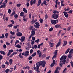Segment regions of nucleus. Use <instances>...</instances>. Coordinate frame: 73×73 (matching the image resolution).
Listing matches in <instances>:
<instances>
[{
  "label": "nucleus",
  "instance_id": "45",
  "mask_svg": "<svg viewBox=\"0 0 73 73\" xmlns=\"http://www.w3.org/2000/svg\"><path fill=\"white\" fill-rule=\"evenodd\" d=\"M33 26H31L30 27L29 29L30 30H32V29H33Z\"/></svg>",
  "mask_w": 73,
  "mask_h": 73
},
{
  "label": "nucleus",
  "instance_id": "5",
  "mask_svg": "<svg viewBox=\"0 0 73 73\" xmlns=\"http://www.w3.org/2000/svg\"><path fill=\"white\" fill-rule=\"evenodd\" d=\"M35 25H34V26L36 28H39V27L40 26V25L39 23H38V22H35Z\"/></svg>",
  "mask_w": 73,
  "mask_h": 73
},
{
  "label": "nucleus",
  "instance_id": "19",
  "mask_svg": "<svg viewBox=\"0 0 73 73\" xmlns=\"http://www.w3.org/2000/svg\"><path fill=\"white\" fill-rule=\"evenodd\" d=\"M73 56V54H69V55L68 56V58L71 59L72 56Z\"/></svg>",
  "mask_w": 73,
  "mask_h": 73
},
{
  "label": "nucleus",
  "instance_id": "21",
  "mask_svg": "<svg viewBox=\"0 0 73 73\" xmlns=\"http://www.w3.org/2000/svg\"><path fill=\"white\" fill-rule=\"evenodd\" d=\"M5 4H3V5L1 6V7H0V8H5L6 7V5Z\"/></svg>",
  "mask_w": 73,
  "mask_h": 73
},
{
  "label": "nucleus",
  "instance_id": "59",
  "mask_svg": "<svg viewBox=\"0 0 73 73\" xmlns=\"http://www.w3.org/2000/svg\"><path fill=\"white\" fill-rule=\"evenodd\" d=\"M32 39L34 41H35V37L34 36L32 37Z\"/></svg>",
  "mask_w": 73,
  "mask_h": 73
},
{
  "label": "nucleus",
  "instance_id": "46",
  "mask_svg": "<svg viewBox=\"0 0 73 73\" xmlns=\"http://www.w3.org/2000/svg\"><path fill=\"white\" fill-rule=\"evenodd\" d=\"M35 22L34 21V19H33L31 21V23L32 24H34L35 23Z\"/></svg>",
  "mask_w": 73,
  "mask_h": 73
},
{
  "label": "nucleus",
  "instance_id": "47",
  "mask_svg": "<svg viewBox=\"0 0 73 73\" xmlns=\"http://www.w3.org/2000/svg\"><path fill=\"white\" fill-rule=\"evenodd\" d=\"M13 52V50L12 49H11V50H9V52L10 53L12 52Z\"/></svg>",
  "mask_w": 73,
  "mask_h": 73
},
{
  "label": "nucleus",
  "instance_id": "33",
  "mask_svg": "<svg viewBox=\"0 0 73 73\" xmlns=\"http://www.w3.org/2000/svg\"><path fill=\"white\" fill-rule=\"evenodd\" d=\"M2 36H0V38H3L5 37V36L4 34H2Z\"/></svg>",
  "mask_w": 73,
  "mask_h": 73
},
{
  "label": "nucleus",
  "instance_id": "50",
  "mask_svg": "<svg viewBox=\"0 0 73 73\" xmlns=\"http://www.w3.org/2000/svg\"><path fill=\"white\" fill-rule=\"evenodd\" d=\"M71 28V27L70 26L68 28V29L67 30L68 31H69L70 30Z\"/></svg>",
  "mask_w": 73,
  "mask_h": 73
},
{
  "label": "nucleus",
  "instance_id": "36",
  "mask_svg": "<svg viewBox=\"0 0 73 73\" xmlns=\"http://www.w3.org/2000/svg\"><path fill=\"white\" fill-rule=\"evenodd\" d=\"M43 3L45 5H47V4H46L47 2L45 0H44V1Z\"/></svg>",
  "mask_w": 73,
  "mask_h": 73
},
{
  "label": "nucleus",
  "instance_id": "12",
  "mask_svg": "<svg viewBox=\"0 0 73 73\" xmlns=\"http://www.w3.org/2000/svg\"><path fill=\"white\" fill-rule=\"evenodd\" d=\"M63 13L64 14V15L65 17L66 18H68V15L67 14V12H63Z\"/></svg>",
  "mask_w": 73,
  "mask_h": 73
},
{
  "label": "nucleus",
  "instance_id": "16",
  "mask_svg": "<svg viewBox=\"0 0 73 73\" xmlns=\"http://www.w3.org/2000/svg\"><path fill=\"white\" fill-rule=\"evenodd\" d=\"M23 69H27L29 70L30 69V67L28 66H24V67L23 68Z\"/></svg>",
  "mask_w": 73,
  "mask_h": 73
},
{
  "label": "nucleus",
  "instance_id": "22",
  "mask_svg": "<svg viewBox=\"0 0 73 73\" xmlns=\"http://www.w3.org/2000/svg\"><path fill=\"white\" fill-rule=\"evenodd\" d=\"M23 20L25 22H26L28 19L27 18H25V16H23Z\"/></svg>",
  "mask_w": 73,
  "mask_h": 73
},
{
  "label": "nucleus",
  "instance_id": "58",
  "mask_svg": "<svg viewBox=\"0 0 73 73\" xmlns=\"http://www.w3.org/2000/svg\"><path fill=\"white\" fill-rule=\"evenodd\" d=\"M17 52H13L12 54H14V55H16L17 54Z\"/></svg>",
  "mask_w": 73,
  "mask_h": 73
},
{
  "label": "nucleus",
  "instance_id": "41",
  "mask_svg": "<svg viewBox=\"0 0 73 73\" xmlns=\"http://www.w3.org/2000/svg\"><path fill=\"white\" fill-rule=\"evenodd\" d=\"M53 29L52 27H51L50 29H49V31H50V32L51 31H52Z\"/></svg>",
  "mask_w": 73,
  "mask_h": 73
},
{
  "label": "nucleus",
  "instance_id": "57",
  "mask_svg": "<svg viewBox=\"0 0 73 73\" xmlns=\"http://www.w3.org/2000/svg\"><path fill=\"white\" fill-rule=\"evenodd\" d=\"M47 50V48H45L43 50V52H46V50Z\"/></svg>",
  "mask_w": 73,
  "mask_h": 73
},
{
  "label": "nucleus",
  "instance_id": "13",
  "mask_svg": "<svg viewBox=\"0 0 73 73\" xmlns=\"http://www.w3.org/2000/svg\"><path fill=\"white\" fill-rule=\"evenodd\" d=\"M54 27L55 28H61V25L60 24H57L56 25H55Z\"/></svg>",
  "mask_w": 73,
  "mask_h": 73
},
{
  "label": "nucleus",
  "instance_id": "27",
  "mask_svg": "<svg viewBox=\"0 0 73 73\" xmlns=\"http://www.w3.org/2000/svg\"><path fill=\"white\" fill-rule=\"evenodd\" d=\"M70 50V48H68L65 52V54H67V53H68L69 52V51Z\"/></svg>",
  "mask_w": 73,
  "mask_h": 73
},
{
  "label": "nucleus",
  "instance_id": "51",
  "mask_svg": "<svg viewBox=\"0 0 73 73\" xmlns=\"http://www.w3.org/2000/svg\"><path fill=\"white\" fill-rule=\"evenodd\" d=\"M17 64H16V65L14 66V70H15L16 69V66H17Z\"/></svg>",
  "mask_w": 73,
  "mask_h": 73
},
{
  "label": "nucleus",
  "instance_id": "30",
  "mask_svg": "<svg viewBox=\"0 0 73 73\" xmlns=\"http://www.w3.org/2000/svg\"><path fill=\"white\" fill-rule=\"evenodd\" d=\"M8 0H5L4 2L3 3V4H6L7 3Z\"/></svg>",
  "mask_w": 73,
  "mask_h": 73
},
{
  "label": "nucleus",
  "instance_id": "11",
  "mask_svg": "<svg viewBox=\"0 0 73 73\" xmlns=\"http://www.w3.org/2000/svg\"><path fill=\"white\" fill-rule=\"evenodd\" d=\"M58 0H56L55 1V7L56 8H57V5H59L60 4V2H58Z\"/></svg>",
  "mask_w": 73,
  "mask_h": 73
},
{
  "label": "nucleus",
  "instance_id": "14",
  "mask_svg": "<svg viewBox=\"0 0 73 73\" xmlns=\"http://www.w3.org/2000/svg\"><path fill=\"white\" fill-rule=\"evenodd\" d=\"M16 35L17 36H22V33L20 32L17 33Z\"/></svg>",
  "mask_w": 73,
  "mask_h": 73
},
{
  "label": "nucleus",
  "instance_id": "2",
  "mask_svg": "<svg viewBox=\"0 0 73 73\" xmlns=\"http://www.w3.org/2000/svg\"><path fill=\"white\" fill-rule=\"evenodd\" d=\"M66 58L67 56H65L64 55H63L61 57L60 59V63H59L60 66L62 67V65L63 64H64L65 62H66V60H65V59H66Z\"/></svg>",
  "mask_w": 73,
  "mask_h": 73
},
{
  "label": "nucleus",
  "instance_id": "20",
  "mask_svg": "<svg viewBox=\"0 0 73 73\" xmlns=\"http://www.w3.org/2000/svg\"><path fill=\"white\" fill-rule=\"evenodd\" d=\"M24 12H21V13H20V16L24 17Z\"/></svg>",
  "mask_w": 73,
  "mask_h": 73
},
{
  "label": "nucleus",
  "instance_id": "61",
  "mask_svg": "<svg viewBox=\"0 0 73 73\" xmlns=\"http://www.w3.org/2000/svg\"><path fill=\"white\" fill-rule=\"evenodd\" d=\"M33 49H31L30 51V54H32L33 52Z\"/></svg>",
  "mask_w": 73,
  "mask_h": 73
},
{
  "label": "nucleus",
  "instance_id": "38",
  "mask_svg": "<svg viewBox=\"0 0 73 73\" xmlns=\"http://www.w3.org/2000/svg\"><path fill=\"white\" fill-rule=\"evenodd\" d=\"M67 70V68L66 67L63 70V72H62V73H64L65 72H66Z\"/></svg>",
  "mask_w": 73,
  "mask_h": 73
},
{
  "label": "nucleus",
  "instance_id": "24",
  "mask_svg": "<svg viewBox=\"0 0 73 73\" xmlns=\"http://www.w3.org/2000/svg\"><path fill=\"white\" fill-rule=\"evenodd\" d=\"M23 11L26 13H27V10L26 9L24 8H23Z\"/></svg>",
  "mask_w": 73,
  "mask_h": 73
},
{
  "label": "nucleus",
  "instance_id": "29",
  "mask_svg": "<svg viewBox=\"0 0 73 73\" xmlns=\"http://www.w3.org/2000/svg\"><path fill=\"white\" fill-rule=\"evenodd\" d=\"M16 47L18 48H21V46L19 44H17L16 46Z\"/></svg>",
  "mask_w": 73,
  "mask_h": 73
},
{
  "label": "nucleus",
  "instance_id": "17",
  "mask_svg": "<svg viewBox=\"0 0 73 73\" xmlns=\"http://www.w3.org/2000/svg\"><path fill=\"white\" fill-rule=\"evenodd\" d=\"M67 43V41L66 40H65L64 41V42L63 43V44L62 45V46H65L66 45Z\"/></svg>",
  "mask_w": 73,
  "mask_h": 73
},
{
  "label": "nucleus",
  "instance_id": "63",
  "mask_svg": "<svg viewBox=\"0 0 73 73\" xmlns=\"http://www.w3.org/2000/svg\"><path fill=\"white\" fill-rule=\"evenodd\" d=\"M5 19H5V20L7 22L8 21V18L7 17H6Z\"/></svg>",
  "mask_w": 73,
  "mask_h": 73
},
{
  "label": "nucleus",
  "instance_id": "26",
  "mask_svg": "<svg viewBox=\"0 0 73 73\" xmlns=\"http://www.w3.org/2000/svg\"><path fill=\"white\" fill-rule=\"evenodd\" d=\"M0 52L1 53V54H3V55H5V53L3 51L1 50Z\"/></svg>",
  "mask_w": 73,
  "mask_h": 73
},
{
  "label": "nucleus",
  "instance_id": "53",
  "mask_svg": "<svg viewBox=\"0 0 73 73\" xmlns=\"http://www.w3.org/2000/svg\"><path fill=\"white\" fill-rule=\"evenodd\" d=\"M9 69H7V70H6L5 71V72H6V73H8V72H9Z\"/></svg>",
  "mask_w": 73,
  "mask_h": 73
},
{
  "label": "nucleus",
  "instance_id": "3",
  "mask_svg": "<svg viewBox=\"0 0 73 73\" xmlns=\"http://www.w3.org/2000/svg\"><path fill=\"white\" fill-rule=\"evenodd\" d=\"M58 22V20H53L52 19L51 20V24L52 25H55Z\"/></svg>",
  "mask_w": 73,
  "mask_h": 73
},
{
  "label": "nucleus",
  "instance_id": "55",
  "mask_svg": "<svg viewBox=\"0 0 73 73\" xmlns=\"http://www.w3.org/2000/svg\"><path fill=\"white\" fill-rule=\"evenodd\" d=\"M17 7H20L21 6V4H18L17 5Z\"/></svg>",
  "mask_w": 73,
  "mask_h": 73
},
{
  "label": "nucleus",
  "instance_id": "54",
  "mask_svg": "<svg viewBox=\"0 0 73 73\" xmlns=\"http://www.w3.org/2000/svg\"><path fill=\"white\" fill-rule=\"evenodd\" d=\"M54 73H59V71L58 70H55Z\"/></svg>",
  "mask_w": 73,
  "mask_h": 73
},
{
  "label": "nucleus",
  "instance_id": "6",
  "mask_svg": "<svg viewBox=\"0 0 73 73\" xmlns=\"http://www.w3.org/2000/svg\"><path fill=\"white\" fill-rule=\"evenodd\" d=\"M52 18L54 19H56L59 16L58 14H54L52 15Z\"/></svg>",
  "mask_w": 73,
  "mask_h": 73
},
{
  "label": "nucleus",
  "instance_id": "39",
  "mask_svg": "<svg viewBox=\"0 0 73 73\" xmlns=\"http://www.w3.org/2000/svg\"><path fill=\"white\" fill-rule=\"evenodd\" d=\"M9 34L8 33H6L5 34V38H8V36Z\"/></svg>",
  "mask_w": 73,
  "mask_h": 73
},
{
  "label": "nucleus",
  "instance_id": "56",
  "mask_svg": "<svg viewBox=\"0 0 73 73\" xmlns=\"http://www.w3.org/2000/svg\"><path fill=\"white\" fill-rule=\"evenodd\" d=\"M6 44L7 46H9V45H10V44H10V43H9V42H6Z\"/></svg>",
  "mask_w": 73,
  "mask_h": 73
},
{
  "label": "nucleus",
  "instance_id": "28",
  "mask_svg": "<svg viewBox=\"0 0 73 73\" xmlns=\"http://www.w3.org/2000/svg\"><path fill=\"white\" fill-rule=\"evenodd\" d=\"M21 54V53H20V54H19V58H23V57L22 56V55Z\"/></svg>",
  "mask_w": 73,
  "mask_h": 73
},
{
  "label": "nucleus",
  "instance_id": "10",
  "mask_svg": "<svg viewBox=\"0 0 73 73\" xmlns=\"http://www.w3.org/2000/svg\"><path fill=\"white\" fill-rule=\"evenodd\" d=\"M37 52L38 53V55L39 57H40L42 55V52H40V50H38L37 51Z\"/></svg>",
  "mask_w": 73,
  "mask_h": 73
},
{
  "label": "nucleus",
  "instance_id": "37",
  "mask_svg": "<svg viewBox=\"0 0 73 73\" xmlns=\"http://www.w3.org/2000/svg\"><path fill=\"white\" fill-rule=\"evenodd\" d=\"M39 21L40 23H42L43 21V19L40 18Z\"/></svg>",
  "mask_w": 73,
  "mask_h": 73
},
{
  "label": "nucleus",
  "instance_id": "42",
  "mask_svg": "<svg viewBox=\"0 0 73 73\" xmlns=\"http://www.w3.org/2000/svg\"><path fill=\"white\" fill-rule=\"evenodd\" d=\"M46 57V55L45 54H43V55H42V58H45Z\"/></svg>",
  "mask_w": 73,
  "mask_h": 73
},
{
  "label": "nucleus",
  "instance_id": "62",
  "mask_svg": "<svg viewBox=\"0 0 73 73\" xmlns=\"http://www.w3.org/2000/svg\"><path fill=\"white\" fill-rule=\"evenodd\" d=\"M54 64H53V63H52L50 65V66H51V67H53V66H54Z\"/></svg>",
  "mask_w": 73,
  "mask_h": 73
},
{
  "label": "nucleus",
  "instance_id": "49",
  "mask_svg": "<svg viewBox=\"0 0 73 73\" xmlns=\"http://www.w3.org/2000/svg\"><path fill=\"white\" fill-rule=\"evenodd\" d=\"M18 15H14V17L16 19H17L18 18Z\"/></svg>",
  "mask_w": 73,
  "mask_h": 73
},
{
  "label": "nucleus",
  "instance_id": "60",
  "mask_svg": "<svg viewBox=\"0 0 73 73\" xmlns=\"http://www.w3.org/2000/svg\"><path fill=\"white\" fill-rule=\"evenodd\" d=\"M14 55L13 54H12L10 55V56H9V57L11 58L13 56H14Z\"/></svg>",
  "mask_w": 73,
  "mask_h": 73
},
{
  "label": "nucleus",
  "instance_id": "52",
  "mask_svg": "<svg viewBox=\"0 0 73 73\" xmlns=\"http://www.w3.org/2000/svg\"><path fill=\"white\" fill-rule=\"evenodd\" d=\"M6 47H7V46H6V44H3V48L4 49H5Z\"/></svg>",
  "mask_w": 73,
  "mask_h": 73
},
{
  "label": "nucleus",
  "instance_id": "7",
  "mask_svg": "<svg viewBox=\"0 0 73 73\" xmlns=\"http://www.w3.org/2000/svg\"><path fill=\"white\" fill-rule=\"evenodd\" d=\"M61 42V40L59 39L58 43L56 45V47L57 48L58 47H59L60 46V44Z\"/></svg>",
  "mask_w": 73,
  "mask_h": 73
},
{
  "label": "nucleus",
  "instance_id": "25",
  "mask_svg": "<svg viewBox=\"0 0 73 73\" xmlns=\"http://www.w3.org/2000/svg\"><path fill=\"white\" fill-rule=\"evenodd\" d=\"M10 33L12 36H14L15 35V33L14 32H12V31H11Z\"/></svg>",
  "mask_w": 73,
  "mask_h": 73
},
{
  "label": "nucleus",
  "instance_id": "48",
  "mask_svg": "<svg viewBox=\"0 0 73 73\" xmlns=\"http://www.w3.org/2000/svg\"><path fill=\"white\" fill-rule=\"evenodd\" d=\"M32 59V57L31 56H29V57L28 58V59H29V60H30Z\"/></svg>",
  "mask_w": 73,
  "mask_h": 73
},
{
  "label": "nucleus",
  "instance_id": "23",
  "mask_svg": "<svg viewBox=\"0 0 73 73\" xmlns=\"http://www.w3.org/2000/svg\"><path fill=\"white\" fill-rule=\"evenodd\" d=\"M41 4V0H38L37 5V6H39Z\"/></svg>",
  "mask_w": 73,
  "mask_h": 73
},
{
  "label": "nucleus",
  "instance_id": "43",
  "mask_svg": "<svg viewBox=\"0 0 73 73\" xmlns=\"http://www.w3.org/2000/svg\"><path fill=\"white\" fill-rule=\"evenodd\" d=\"M52 12L54 13V14H56L57 13V11L54 10L52 11Z\"/></svg>",
  "mask_w": 73,
  "mask_h": 73
},
{
  "label": "nucleus",
  "instance_id": "34",
  "mask_svg": "<svg viewBox=\"0 0 73 73\" xmlns=\"http://www.w3.org/2000/svg\"><path fill=\"white\" fill-rule=\"evenodd\" d=\"M49 44H50V47H53L54 46V44L52 43H51V42H50Z\"/></svg>",
  "mask_w": 73,
  "mask_h": 73
},
{
  "label": "nucleus",
  "instance_id": "32",
  "mask_svg": "<svg viewBox=\"0 0 73 73\" xmlns=\"http://www.w3.org/2000/svg\"><path fill=\"white\" fill-rule=\"evenodd\" d=\"M13 60L12 59H11L9 60V62L10 63V65H11L12 63Z\"/></svg>",
  "mask_w": 73,
  "mask_h": 73
},
{
  "label": "nucleus",
  "instance_id": "15",
  "mask_svg": "<svg viewBox=\"0 0 73 73\" xmlns=\"http://www.w3.org/2000/svg\"><path fill=\"white\" fill-rule=\"evenodd\" d=\"M25 36H23L21 38V42H24L25 39Z\"/></svg>",
  "mask_w": 73,
  "mask_h": 73
},
{
  "label": "nucleus",
  "instance_id": "1",
  "mask_svg": "<svg viewBox=\"0 0 73 73\" xmlns=\"http://www.w3.org/2000/svg\"><path fill=\"white\" fill-rule=\"evenodd\" d=\"M46 64V61L44 60L41 61H40L36 63V71L37 73H40V71L39 70V67L41 65L42 67H44L45 66V65Z\"/></svg>",
  "mask_w": 73,
  "mask_h": 73
},
{
  "label": "nucleus",
  "instance_id": "40",
  "mask_svg": "<svg viewBox=\"0 0 73 73\" xmlns=\"http://www.w3.org/2000/svg\"><path fill=\"white\" fill-rule=\"evenodd\" d=\"M73 10H70L69 12H68V13H69V14H71L72 12H73Z\"/></svg>",
  "mask_w": 73,
  "mask_h": 73
},
{
  "label": "nucleus",
  "instance_id": "44",
  "mask_svg": "<svg viewBox=\"0 0 73 73\" xmlns=\"http://www.w3.org/2000/svg\"><path fill=\"white\" fill-rule=\"evenodd\" d=\"M39 39H37V40H35V42L36 43H38L39 42Z\"/></svg>",
  "mask_w": 73,
  "mask_h": 73
},
{
  "label": "nucleus",
  "instance_id": "64",
  "mask_svg": "<svg viewBox=\"0 0 73 73\" xmlns=\"http://www.w3.org/2000/svg\"><path fill=\"white\" fill-rule=\"evenodd\" d=\"M29 18L30 19H31V16H32V15L31 14H30L29 15Z\"/></svg>",
  "mask_w": 73,
  "mask_h": 73
},
{
  "label": "nucleus",
  "instance_id": "35",
  "mask_svg": "<svg viewBox=\"0 0 73 73\" xmlns=\"http://www.w3.org/2000/svg\"><path fill=\"white\" fill-rule=\"evenodd\" d=\"M36 54V52H35L33 54H32L31 55V56L32 57H34L35 56Z\"/></svg>",
  "mask_w": 73,
  "mask_h": 73
},
{
  "label": "nucleus",
  "instance_id": "18",
  "mask_svg": "<svg viewBox=\"0 0 73 73\" xmlns=\"http://www.w3.org/2000/svg\"><path fill=\"white\" fill-rule=\"evenodd\" d=\"M69 53L70 54L73 55V49L70 50L69 51Z\"/></svg>",
  "mask_w": 73,
  "mask_h": 73
},
{
  "label": "nucleus",
  "instance_id": "9",
  "mask_svg": "<svg viewBox=\"0 0 73 73\" xmlns=\"http://www.w3.org/2000/svg\"><path fill=\"white\" fill-rule=\"evenodd\" d=\"M35 30L34 29H32V31H31V35H33V36H34L35 34Z\"/></svg>",
  "mask_w": 73,
  "mask_h": 73
},
{
  "label": "nucleus",
  "instance_id": "31",
  "mask_svg": "<svg viewBox=\"0 0 73 73\" xmlns=\"http://www.w3.org/2000/svg\"><path fill=\"white\" fill-rule=\"evenodd\" d=\"M7 12L9 14H10L11 12V11L10 9H9Z\"/></svg>",
  "mask_w": 73,
  "mask_h": 73
},
{
  "label": "nucleus",
  "instance_id": "4",
  "mask_svg": "<svg viewBox=\"0 0 73 73\" xmlns=\"http://www.w3.org/2000/svg\"><path fill=\"white\" fill-rule=\"evenodd\" d=\"M29 51H26L25 52H23L22 54L23 56H27L29 55Z\"/></svg>",
  "mask_w": 73,
  "mask_h": 73
},
{
  "label": "nucleus",
  "instance_id": "8",
  "mask_svg": "<svg viewBox=\"0 0 73 73\" xmlns=\"http://www.w3.org/2000/svg\"><path fill=\"white\" fill-rule=\"evenodd\" d=\"M58 52V50H56L54 52V55L52 56V59H53L54 58H56V56L57 54V52Z\"/></svg>",
  "mask_w": 73,
  "mask_h": 73
}]
</instances>
